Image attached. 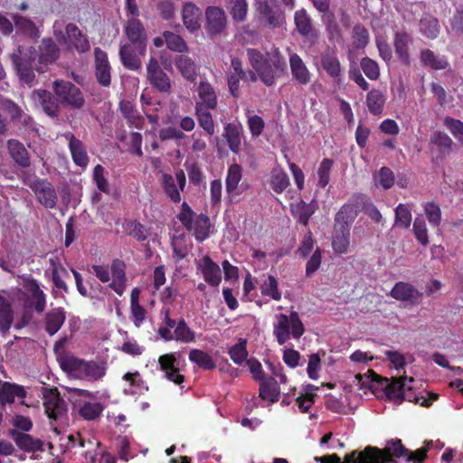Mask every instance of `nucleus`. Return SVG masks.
<instances>
[{"label": "nucleus", "mask_w": 463, "mask_h": 463, "mask_svg": "<svg viewBox=\"0 0 463 463\" xmlns=\"http://www.w3.org/2000/svg\"><path fill=\"white\" fill-rule=\"evenodd\" d=\"M393 457L421 462L425 458V450L420 449L412 453L402 446L401 440H390L384 449L367 447L363 451L355 450L346 455L343 462L335 454L326 455L320 457V463H385Z\"/></svg>", "instance_id": "1"}, {"label": "nucleus", "mask_w": 463, "mask_h": 463, "mask_svg": "<svg viewBox=\"0 0 463 463\" xmlns=\"http://www.w3.org/2000/svg\"><path fill=\"white\" fill-rule=\"evenodd\" d=\"M414 379L412 377H398L382 379L373 371L368 370L367 373L356 374L353 383L354 387H357L364 394L372 392L377 394L379 391H384L391 399H402L412 401L414 399L411 392L413 389Z\"/></svg>", "instance_id": "2"}, {"label": "nucleus", "mask_w": 463, "mask_h": 463, "mask_svg": "<svg viewBox=\"0 0 463 463\" xmlns=\"http://www.w3.org/2000/svg\"><path fill=\"white\" fill-rule=\"evenodd\" d=\"M128 43L120 46L119 58L122 65L130 71L141 69L142 62L139 56L146 52L147 34L139 19L131 17L124 26Z\"/></svg>", "instance_id": "3"}, {"label": "nucleus", "mask_w": 463, "mask_h": 463, "mask_svg": "<svg viewBox=\"0 0 463 463\" xmlns=\"http://www.w3.org/2000/svg\"><path fill=\"white\" fill-rule=\"evenodd\" d=\"M61 368L73 377L90 382L101 379L107 366L103 362L85 361L73 355H67L60 362Z\"/></svg>", "instance_id": "4"}, {"label": "nucleus", "mask_w": 463, "mask_h": 463, "mask_svg": "<svg viewBox=\"0 0 463 463\" xmlns=\"http://www.w3.org/2000/svg\"><path fill=\"white\" fill-rule=\"evenodd\" d=\"M35 47H25L19 45L10 55L9 59L12 62L13 69L15 71L19 80L29 86L35 83Z\"/></svg>", "instance_id": "5"}, {"label": "nucleus", "mask_w": 463, "mask_h": 463, "mask_svg": "<svg viewBox=\"0 0 463 463\" xmlns=\"http://www.w3.org/2000/svg\"><path fill=\"white\" fill-rule=\"evenodd\" d=\"M320 394L324 395L325 404L327 409L335 412H342L347 407L353 406L357 396L355 393L341 384H322L320 385Z\"/></svg>", "instance_id": "6"}, {"label": "nucleus", "mask_w": 463, "mask_h": 463, "mask_svg": "<svg viewBox=\"0 0 463 463\" xmlns=\"http://www.w3.org/2000/svg\"><path fill=\"white\" fill-rule=\"evenodd\" d=\"M277 323L274 324L273 335L279 345H282L290 338V335L298 339L304 334L303 323L296 311L289 316L280 313L276 315Z\"/></svg>", "instance_id": "7"}, {"label": "nucleus", "mask_w": 463, "mask_h": 463, "mask_svg": "<svg viewBox=\"0 0 463 463\" xmlns=\"http://www.w3.org/2000/svg\"><path fill=\"white\" fill-rule=\"evenodd\" d=\"M53 91L64 107L80 109L84 106L85 99L81 90L69 80H55Z\"/></svg>", "instance_id": "8"}, {"label": "nucleus", "mask_w": 463, "mask_h": 463, "mask_svg": "<svg viewBox=\"0 0 463 463\" xmlns=\"http://www.w3.org/2000/svg\"><path fill=\"white\" fill-rule=\"evenodd\" d=\"M35 52L37 61L34 67L35 71L39 74H43L59 59L61 50L53 39L43 38L41 43L35 47Z\"/></svg>", "instance_id": "9"}, {"label": "nucleus", "mask_w": 463, "mask_h": 463, "mask_svg": "<svg viewBox=\"0 0 463 463\" xmlns=\"http://www.w3.org/2000/svg\"><path fill=\"white\" fill-rule=\"evenodd\" d=\"M146 80L152 88L161 93H167L171 90V79L163 71L157 58L155 56H150L146 63Z\"/></svg>", "instance_id": "10"}, {"label": "nucleus", "mask_w": 463, "mask_h": 463, "mask_svg": "<svg viewBox=\"0 0 463 463\" xmlns=\"http://www.w3.org/2000/svg\"><path fill=\"white\" fill-rule=\"evenodd\" d=\"M160 183L166 196L174 203L181 202L180 191H184L186 185V176L183 169H178L175 177L167 173L161 175Z\"/></svg>", "instance_id": "11"}, {"label": "nucleus", "mask_w": 463, "mask_h": 463, "mask_svg": "<svg viewBox=\"0 0 463 463\" xmlns=\"http://www.w3.org/2000/svg\"><path fill=\"white\" fill-rule=\"evenodd\" d=\"M43 400L44 411L49 419L57 420L66 414V402L56 387L43 388Z\"/></svg>", "instance_id": "12"}, {"label": "nucleus", "mask_w": 463, "mask_h": 463, "mask_svg": "<svg viewBox=\"0 0 463 463\" xmlns=\"http://www.w3.org/2000/svg\"><path fill=\"white\" fill-rule=\"evenodd\" d=\"M255 6L269 27L277 28L284 23V14L277 0H257Z\"/></svg>", "instance_id": "13"}, {"label": "nucleus", "mask_w": 463, "mask_h": 463, "mask_svg": "<svg viewBox=\"0 0 463 463\" xmlns=\"http://www.w3.org/2000/svg\"><path fill=\"white\" fill-rule=\"evenodd\" d=\"M28 185L42 205L48 209L55 208L58 196L52 183L47 179L36 178Z\"/></svg>", "instance_id": "14"}, {"label": "nucleus", "mask_w": 463, "mask_h": 463, "mask_svg": "<svg viewBox=\"0 0 463 463\" xmlns=\"http://www.w3.org/2000/svg\"><path fill=\"white\" fill-rule=\"evenodd\" d=\"M22 285L30 294L25 300L26 307L33 308L38 314H42L46 307V295L41 289L37 280L33 278H26L23 279Z\"/></svg>", "instance_id": "15"}, {"label": "nucleus", "mask_w": 463, "mask_h": 463, "mask_svg": "<svg viewBox=\"0 0 463 463\" xmlns=\"http://www.w3.org/2000/svg\"><path fill=\"white\" fill-rule=\"evenodd\" d=\"M94 67L97 81L103 87L111 83V66L108 53L99 47L94 48Z\"/></svg>", "instance_id": "16"}, {"label": "nucleus", "mask_w": 463, "mask_h": 463, "mask_svg": "<svg viewBox=\"0 0 463 463\" xmlns=\"http://www.w3.org/2000/svg\"><path fill=\"white\" fill-rule=\"evenodd\" d=\"M205 31L210 37L219 35L226 27V14L217 6H209L205 11Z\"/></svg>", "instance_id": "17"}, {"label": "nucleus", "mask_w": 463, "mask_h": 463, "mask_svg": "<svg viewBox=\"0 0 463 463\" xmlns=\"http://www.w3.org/2000/svg\"><path fill=\"white\" fill-rule=\"evenodd\" d=\"M390 295L396 300L407 302L411 306L419 305L423 294L414 286L407 282H398L391 290Z\"/></svg>", "instance_id": "18"}, {"label": "nucleus", "mask_w": 463, "mask_h": 463, "mask_svg": "<svg viewBox=\"0 0 463 463\" xmlns=\"http://www.w3.org/2000/svg\"><path fill=\"white\" fill-rule=\"evenodd\" d=\"M158 363L160 370L165 373L167 380L176 384L184 383V376L179 373L177 359L174 353L160 355Z\"/></svg>", "instance_id": "19"}, {"label": "nucleus", "mask_w": 463, "mask_h": 463, "mask_svg": "<svg viewBox=\"0 0 463 463\" xmlns=\"http://www.w3.org/2000/svg\"><path fill=\"white\" fill-rule=\"evenodd\" d=\"M110 273L112 282L109 284V288L114 290L121 297L127 288L126 264L123 260L116 259L111 262Z\"/></svg>", "instance_id": "20"}, {"label": "nucleus", "mask_w": 463, "mask_h": 463, "mask_svg": "<svg viewBox=\"0 0 463 463\" xmlns=\"http://www.w3.org/2000/svg\"><path fill=\"white\" fill-rule=\"evenodd\" d=\"M33 98L39 102L43 110L50 117H58L60 101L58 97L46 90H36L33 92Z\"/></svg>", "instance_id": "21"}, {"label": "nucleus", "mask_w": 463, "mask_h": 463, "mask_svg": "<svg viewBox=\"0 0 463 463\" xmlns=\"http://www.w3.org/2000/svg\"><path fill=\"white\" fill-rule=\"evenodd\" d=\"M199 101L195 106H201V109H216L218 106V96L213 86L207 80H201L197 86Z\"/></svg>", "instance_id": "22"}, {"label": "nucleus", "mask_w": 463, "mask_h": 463, "mask_svg": "<svg viewBox=\"0 0 463 463\" xmlns=\"http://www.w3.org/2000/svg\"><path fill=\"white\" fill-rule=\"evenodd\" d=\"M10 436L16 446L25 452L43 451V442L40 439H34L32 435L11 430Z\"/></svg>", "instance_id": "23"}, {"label": "nucleus", "mask_w": 463, "mask_h": 463, "mask_svg": "<svg viewBox=\"0 0 463 463\" xmlns=\"http://www.w3.org/2000/svg\"><path fill=\"white\" fill-rule=\"evenodd\" d=\"M65 137L69 141L68 146L74 164L80 167H86L90 159L82 141L71 132L67 133Z\"/></svg>", "instance_id": "24"}, {"label": "nucleus", "mask_w": 463, "mask_h": 463, "mask_svg": "<svg viewBox=\"0 0 463 463\" xmlns=\"http://www.w3.org/2000/svg\"><path fill=\"white\" fill-rule=\"evenodd\" d=\"M182 19L185 28L195 33L201 28L202 12L194 4L186 3L183 7Z\"/></svg>", "instance_id": "25"}, {"label": "nucleus", "mask_w": 463, "mask_h": 463, "mask_svg": "<svg viewBox=\"0 0 463 463\" xmlns=\"http://www.w3.org/2000/svg\"><path fill=\"white\" fill-rule=\"evenodd\" d=\"M7 150L13 161L22 168H28L31 165L29 152L24 145L17 139L7 141Z\"/></svg>", "instance_id": "26"}, {"label": "nucleus", "mask_w": 463, "mask_h": 463, "mask_svg": "<svg viewBox=\"0 0 463 463\" xmlns=\"http://www.w3.org/2000/svg\"><path fill=\"white\" fill-rule=\"evenodd\" d=\"M204 280L213 287H217L222 281V271L218 264L213 261L210 256L205 255L200 264Z\"/></svg>", "instance_id": "27"}, {"label": "nucleus", "mask_w": 463, "mask_h": 463, "mask_svg": "<svg viewBox=\"0 0 463 463\" xmlns=\"http://www.w3.org/2000/svg\"><path fill=\"white\" fill-rule=\"evenodd\" d=\"M65 33L69 38L70 43L79 52H87L90 49V42L80 28L75 24H68L65 27Z\"/></svg>", "instance_id": "28"}, {"label": "nucleus", "mask_w": 463, "mask_h": 463, "mask_svg": "<svg viewBox=\"0 0 463 463\" xmlns=\"http://www.w3.org/2000/svg\"><path fill=\"white\" fill-rule=\"evenodd\" d=\"M66 319V312L63 307L52 308L45 314L44 329L50 335H55L62 326Z\"/></svg>", "instance_id": "29"}, {"label": "nucleus", "mask_w": 463, "mask_h": 463, "mask_svg": "<svg viewBox=\"0 0 463 463\" xmlns=\"http://www.w3.org/2000/svg\"><path fill=\"white\" fill-rule=\"evenodd\" d=\"M25 396L26 392L23 386L9 382H0V405L3 407L14 402L15 397L24 398Z\"/></svg>", "instance_id": "30"}, {"label": "nucleus", "mask_w": 463, "mask_h": 463, "mask_svg": "<svg viewBox=\"0 0 463 463\" xmlns=\"http://www.w3.org/2000/svg\"><path fill=\"white\" fill-rule=\"evenodd\" d=\"M280 388L274 377L269 376L260 382L259 397L270 403L279 401Z\"/></svg>", "instance_id": "31"}, {"label": "nucleus", "mask_w": 463, "mask_h": 463, "mask_svg": "<svg viewBox=\"0 0 463 463\" xmlns=\"http://www.w3.org/2000/svg\"><path fill=\"white\" fill-rule=\"evenodd\" d=\"M358 213V206L354 202L344 204L335 215V227L350 229Z\"/></svg>", "instance_id": "32"}, {"label": "nucleus", "mask_w": 463, "mask_h": 463, "mask_svg": "<svg viewBox=\"0 0 463 463\" xmlns=\"http://www.w3.org/2000/svg\"><path fill=\"white\" fill-rule=\"evenodd\" d=\"M14 323V310L11 302L0 296V333L5 335Z\"/></svg>", "instance_id": "33"}, {"label": "nucleus", "mask_w": 463, "mask_h": 463, "mask_svg": "<svg viewBox=\"0 0 463 463\" xmlns=\"http://www.w3.org/2000/svg\"><path fill=\"white\" fill-rule=\"evenodd\" d=\"M241 126L228 123L224 126L223 137L232 152L238 155L241 150Z\"/></svg>", "instance_id": "34"}, {"label": "nucleus", "mask_w": 463, "mask_h": 463, "mask_svg": "<svg viewBox=\"0 0 463 463\" xmlns=\"http://www.w3.org/2000/svg\"><path fill=\"white\" fill-rule=\"evenodd\" d=\"M119 109L130 128H136L138 129L143 128L145 119L130 101L122 100L119 103Z\"/></svg>", "instance_id": "35"}, {"label": "nucleus", "mask_w": 463, "mask_h": 463, "mask_svg": "<svg viewBox=\"0 0 463 463\" xmlns=\"http://www.w3.org/2000/svg\"><path fill=\"white\" fill-rule=\"evenodd\" d=\"M332 248L337 254H346L350 250L349 229L335 227L332 238Z\"/></svg>", "instance_id": "36"}, {"label": "nucleus", "mask_w": 463, "mask_h": 463, "mask_svg": "<svg viewBox=\"0 0 463 463\" xmlns=\"http://www.w3.org/2000/svg\"><path fill=\"white\" fill-rule=\"evenodd\" d=\"M242 178V167L238 164L229 166L225 179L226 192L229 196L238 195L237 189Z\"/></svg>", "instance_id": "37"}, {"label": "nucleus", "mask_w": 463, "mask_h": 463, "mask_svg": "<svg viewBox=\"0 0 463 463\" xmlns=\"http://www.w3.org/2000/svg\"><path fill=\"white\" fill-rule=\"evenodd\" d=\"M175 64L184 79L190 81L195 80L196 65L189 56L184 53L177 55L175 59Z\"/></svg>", "instance_id": "38"}, {"label": "nucleus", "mask_w": 463, "mask_h": 463, "mask_svg": "<svg viewBox=\"0 0 463 463\" xmlns=\"http://www.w3.org/2000/svg\"><path fill=\"white\" fill-rule=\"evenodd\" d=\"M13 20L19 33L32 39L40 37V31L31 19L21 14H14Z\"/></svg>", "instance_id": "39"}, {"label": "nucleus", "mask_w": 463, "mask_h": 463, "mask_svg": "<svg viewBox=\"0 0 463 463\" xmlns=\"http://www.w3.org/2000/svg\"><path fill=\"white\" fill-rule=\"evenodd\" d=\"M292 76L300 84H307L310 80L309 72L304 64L302 59L296 53L289 58Z\"/></svg>", "instance_id": "40"}, {"label": "nucleus", "mask_w": 463, "mask_h": 463, "mask_svg": "<svg viewBox=\"0 0 463 463\" xmlns=\"http://www.w3.org/2000/svg\"><path fill=\"white\" fill-rule=\"evenodd\" d=\"M269 184L276 194H282L290 184L289 177L282 169L273 168L270 172Z\"/></svg>", "instance_id": "41"}, {"label": "nucleus", "mask_w": 463, "mask_h": 463, "mask_svg": "<svg viewBox=\"0 0 463 463\" xmlns=\"http://www.w3.org/2000/svg\"><path fill=\"white\" fill-rule=\"evenodd\" d=\"M163 36L165 37L166 48L175 52L185 53L189 51V47L184 38L178 33L171 31H164Z\"/></svg>", "instance_id": "42"}, {"label": "nucleus", "mask_w": 463, "mask_h": 463, "mask_svg": "<svg viewBox=\"0 0 463 463\" xmlns=\"http://www.w3.org/2000/svg\"><path fill=\"white\" fill-rule=\"evenodd\" d=\"M189 360L204 370H213L216 367L213 357L200 349H192L189 353Z\"/></svg>", "instance_id": "43"}, {"label": "nucleus", "mask_w": 463, "mask_h": 463, "mask_svg": "<svg viewBox=\"0 0 463 463\" xmlns=\"http://www.w3.org/2000/svg\"><path fill=\"white\" fill-rule=\"evenodd\" d=\"M210 219L206 214H199L194 222H193V230L194 232L195 240L203 242L209 237L210 233Z\"/></svg>", "instance_id": "44"}, {"label": "nucleus", "mask_w": 463, "mask_h": 463, "mask_svg": "<svg viewBox=\"0 0 463 463\" xmlns=\"http://www.w3.org/2000/svg\"><path fill=\"white\" fill-rule=\"evenodd\" d=\"M195 116L200 127L209 135L213 136L215 132V127L213 116L210 112L211 109H201V106H195Z\"/></svg>", "instance_id": "45"}, {"label": "nucleus", "mask_w": 463, "mask_h": 463, "mask_svg": "<svg viewBox=\"0 0 463 463\" xmlns=\"http://www.w3.org/2000/svg\"><path fill=\"white\" fill-rule=\"evenodd\" d=\"M317 390L313 384H307L304 388V392L301 393L297 399L296 402L298 407L302 412H307L316 402L315 391Z\"/></svg>", "instance_id": "46"}, {"label": "nucleus", "mask_w": 463, "mask_h": 463, "mask_svg": "<svg viewBox=\"0 0 463 463\" xmlns=\"http://www.w3.org/2000/svg\"><path fill=\"white\" fill-rule=\"evenodd\" d=\"M174 340L182 343H193L195 341V333L188 326L184 318L178 320L173 332Z\"/></svg>", "instance_id": "47"}, {"label": "nucleus", "mask_w": 463, "mask_h": 463, "mask_svg": "<svg viewBox=\"0 0 463 463\" xmlns=\"http://www.w3.org/2000/svg\"><path fill=\"white\" fill-rule=\"evenodd\" d=\"M410 37L406 33H397L394 40L396 54L404 64H410L409 44Z\"/></svg>", "instance_id": "48"}, {"label": "nucleus", "mask_w": 463, "mask_h": 463, "mask_svg": "<svg viewBox=\"0 0 463 463\" xmlns=\"http://www.w3.org/2000/svg\"><path fill=\"white\" fill-rule=\"evenodd\" d=\"M103 411V406L100 402H85L79 408V415L86 420H94L98 419Z\"/></svg>", "instance_id": "49"}, {"label": "nucleus", "mask_w": 463, "mask_h": 463, "mask_svg": "<svg viewBox=\"0 0 463 463\" xmlns=\"http://www.w3.org/2000/svg\"><path fill=\"white\" fill-rule=\"evenodd\" d=\"M420 61L425 65L433 70H442L448 65V61L444 57L435 55L430 50H424L420 53Z\"/></svg>", "instance_id": "50"}, {"label": "nucleus", "mask_w": 463, "mask_h": 463, "mask_svg": "<svg viewBox=\"0 0 463 463\" xmlns=\"http://www.w3.org/2000/svg\"><path fill=\"white\" fill-rule=\"evenodd\" d=\"M322 65L324 70L332 77L340 80L342 70L340 62L334 52L327 53L323 57Z\"/></svg>", "instance_id": "51"}, {"label": "nucleus", "mask_w": 463, "mask_h": 463, "mask_svg": "<svg viewBox=\"0 0 463 463\" xmlns=\"http://www.w3.org/2000/svg\"><path fill=\"white\" fill-rule=\"evenodd\" d=\"M294 21L297 30L301 35L307 36L312 33L311 19L305 9L295 13Z\"/></svg>", "instance_id": "52"}, {"label": "nucleus", "mask_w": 463, "mask_h": 463, "mask_svg": "<svg viewBox=\"0 0 463 463\" xmlns=\"http://www.w3.org/2000/svg\"><path fill=\"white\" fill-rule=\"evenodd\" d=\"M228 354L233 363L238 365L247 361L248 351L246 339L240 338L238 343L229 349Z\"/></svg>", "instance_id": "53"}, {"label": "nucleus", "mask_w": 463, "mask_h": 463, "mask_svg": "<svg viewBox=\"0 0 463 463\" xmlns=\"http://www.w3.org/2000/svg\"><path fill=\"white\" fill-rule=\"evenodd\" d=\"M292 215L298 219V222L303 225L308 223L310 216L314 213L315 210L310 205L301 201L300 203L291 205Z\"/></svg>", "instance_id": "54"}, {"label": "nucleus", "mask_w": 463, "mask_h": 463, "mask_svg": "<svg viewBox=\"0 0 463 463\" xmlns=\"http://www.w3.org/2000/svg\"><path fill=\"white\" fill-rule=\"evenodd\" d=\"M411 222V209L409 204L400 203L395 209L394 225L407 229Z\"/></svg>", "instance_id": "55"}, {"label": "nucleus", "mask_w": 463, "mask_h": 463, "mask_svg": "<svg viewBox=\"0 0 463 463\" xmlns=\"http://www.w3.org/2000/svg\"><path fill=\"white\" fill-rule=\"evenodd\" d=\"M420 30L425 36L434 39L439 32V22L436 18L430 15H425L420 20Z\"/></svg>", "instance_id": "56"}, {"label": "nucleus", "mask_w": 463, "mask_h": 463, "mask_svg": "<svg viewBox=\"0 0 463 463\" xmlns=\"http://www.w3.org/2000/svg\"><path fill=\"white\" fill-rule=\"evenodd\" d=\"M366 102L370 112L373 114H380L383 111L385 97L380 90H373L368 92Z\"/></svg>", "instance_id": "57"}, {"label": "nucleus", "mask_w": 463, "mask_h": 463, "mask_svg": "<svg viewBox=\"0 0 463 463\" xmlns=\"http://www.w3.org/2000/svg\"><path fill=\"white\" fill-rule=\"evenodd\" d=\"M184 165L187 171L190 183L195 186H199L204 178L199 164L194 160H186Z\"/></svg>", "instance_id": "58"}, {"label": "nucleus", "mask_w": 463, "mask_h": 463, "mask_svg": "<svg viewBox=\"0 0 463 463\" xmlns=\"http://www.w3.org/2000/svg\"><path fill=\"white\" fill-rule=\"evenodd\" d=\"M230 14L236 22L242 23L248 14V3L246 0H231Z\"/></svg>", "instance_id": "59"}, {"label": "nucleus", "mask_w": 463, "mask_h": 463, "mask_svg": "<svg viewBox=\"0 0 463 463\" xmlns=\"http://www.w3.org/2000/svg\"><path fill=\"white\" fill-rule=\"evenodd\" d=\"M260 291L263 296H269L274 300L281 299V292L279 289V284L276 278L269 275L267 279L260 286Z\"/></svg>", "instance_id": "60"}, {"label": "nucleus", "mask_w": 463, "mask_h": 463, "mask_svg": "<svg viewBox=\"0 0 463 463\" xmlns=\"http://www.w3.org/2000/svg\"><path fill=\"white\" fill-rule=\"evenodd\" d=\"M70 274L68 270L61 265L59 267H53L52 269V280L55 288L61 289L64 292H68L69 288L64 279H69Z\"/></svg>", "instance_id": "61"}, {"label": "nucleus", "mask_w": 463, "mask_h": 463, "mask_svg": "<svg viewBox=\"0 0 463 463\" xmlns=\"http://www.w3.org/2000/svg\"><path fill=\"white\" fill-rule=\"evenodd\" d=\"M165 317H164V324L165 326L159 327L158 329V335L163 338L165 341H172L174 340V335L171 331L172 328H175L177 322L170 317V310L165 309Z\"/></svg>", "instance_id": "62"}, {"label": "nucleus", "mask_w": 463, "mask_h": 463, "mask_svg": "<svg viewBox=\"0 0 463 463\" xmlns=\"http://www.w3.org/2000/svg\"><path fill=\"white\" fill-rule=\"evenodd\" d=\"M0 108L9 115L10 119L13 122L21 119L24 116L23 109L11 99L2 100L0 103Z\"/></svg>", "instance_id": "63"}, {"label": "nucleus", "mask_w": 463, "mask_h": 463, "mask_svg": "<svg viewBox=\"0 0 463 463\" xmlns=\"http://www.w3.org/2000/svg\"><path fill=\"white\" fill-rule=\"evenodd\" d=\"M350 363L353 366L362 368L369 364L374 359L370 352L356 350L349 356Z\"/></svg>", "instance_id": "64"}]
</instances>
